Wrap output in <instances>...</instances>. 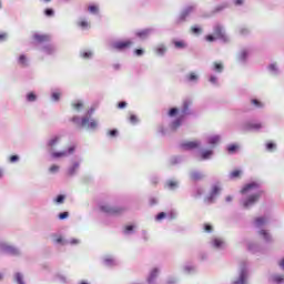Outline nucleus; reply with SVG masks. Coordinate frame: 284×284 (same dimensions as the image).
I'll return each instance as SVG.
<instances>
[{"label":"nucleus","instance_id":"4468645a","mask_svg":"<svg viewBox=\"0 0 284 284\" xmlns=\"http://www.w3.org/2000/svg\"><path fill=\"white\" fill-rule=\"evenodd\" d=\"M219 194H221V186H219V184H214L211 189L209 196H206L205 201H207L209 203H214V199H216Z\"/></svg>","mask_w":284,"mask_h":284},{"label":"nucleus","instance_id":"2eb2a0df","mask_svg":"<svg viewBox=\"0 0 284 284\" xmlns=\"http://www.w3.org/2000/svg\"><path fill=\"white\" fill-rule=\"evenodd\" d=\"M79 168H81V162L74 161L68 169H67V176L72 179L77 176V172H79Z\"/></svg>","mask_w":284,"mask_h":284},{"label":"nucleus","instance_id":"f8f14e48","mask_svg":"<svg viewBox=\"0 0 284 284\" xmlns=\"http://www.w3.org/2000/svg\"><path fill=\"white\" fill-rule=\"evenodd\" d=\"M99 126V123L94 120H90L88 116H83L81 119V128H84L85 130L94 131Z\"/></svg>","mask_w":284,"mask_h":284},{"label":"nucleus","instance_id":"20e7f679","mask_svg":"<svg viewBox=\"0 0 284 284\" xmlns=\"http://www.w3.org/2000/svg\"><path fill=\"white\" fill-rule=\"evenodd\" d=\"M264 191L260 190L248 196H246L245 199H242L240 201L241 205H243L244 210H250V207H252V205H256V203H258L261 196H263Z\"/></svg>","mask_w":284,"mask_h":284},{"label":"nucleus","instance_id":"5fc2aeb1","mask_svg":"<svg viewBox=\"0 0 284 284\" xmlns=\"http://www.w3.org/2000/svg\"><path fill=\"white\" fill-rule=\"evenodd\" d=\"M209 82L212 84V85H215L216 88H219V78L214 74H211L209 77Z\"/></svg>","mask_w":284,"mask_h":284},{"label":"nucleus","instance_id":"680f3d73","mask_svg":"<svg viewBox=\"0 0 284 284\" xmlns=\"http://www.w3.org/2000/svg\"><path fill=\"white\" fill-rule=\"evenodd\" d=\"M194 199H201L203 196V189L196 187L194 193H193Z\"/></svg>","mask_w":284,"mask_h":284},{"label":"nucleus","instance_id":"0eeeda50","mask_svg":"<svg viewBox=\"0 0 284 284\" xmlns=\"http://www.w3.org/2000/svg\"><path fill=\"white\" fill-rule=\"evenodd\" d=\"M248 276H250V267L247 265V262H241L239 276L234 282H232V284H247Z\"/></svg>","mask_w":284,"mask_h":284},{"label":"nucleus","instance_id":"f3484780","mask_svg":"<svg viewBox=\"0 0 284 284\" xmlns=\"http://www.w3.org/2000/svg\"><path fill=\"white\" fill-rule=\"evenodd\" d=\"M154 32H156V29L154 28H146V29H143L141 31H138L135 33V36L139 38V39H148V37H151V34H154Z\"/></svg>","mask_w":284,"mask_h":284},{"label":"nucleus","instance_id":"39448f33","mask_svg":"<svg viewBox=\"0 0 284 284\" xmlns=\"http://www.w3.org/2000/svg\"><path fill=\"white\" fill-rule=\"evenodd\" d=\"M266 124L264 122H260V121H246L242 124V130L244 132H262L263 130H265Z\"/></svg>","mask_w":284,"mask_h":284},{"label":"nucleus","instance_id":"473e14b6","mask_svg":"<svg viewBox=\"0 0 284 284\" xmlns=\"http://www.w3.org/2000/svg\"><path fill=\"white\" fill-rule=\"evenodd\" d=\"M241 174H243V171L241 169H235L230 173L229 179H231V181L241 179Z\"/></svg>","mask_w":284,"mask_h":284},{"label":"nucleus","instance_id":"dca6fc26","mask_svg":"<svg viewBox=\"0 0 284 284\" xmlns=\"http://www.w3.org/2000/svg\"><path fill=\"white\" fill-rule=\"evenodd\" d=\"M247 252H250L251 254H263V245L250 242L247 244Z\"/></svg>","mask_w":284,"mask_h":284},{"label":"nucleus","instance_id":"bb28decb","mask_svg":"<svg viewBox=\"0 0 284 284\" xmlns=\"http://www.w3.org/2000/svg\"><path fill=\"white\" fill-rule=\"evenodd\" d=\"M18 65H20L21 68H28V65H30V60L26 54H21L18 58Z\"/></svg>","mask_w":284,"mask_h":284},{"label":"nucleus","instance_id":"e433bc0d","mask_svg":"<svg viewBox=\"0 0 284 284\" xmlns=\"http://www.w3.org/2000/svg\"><path fill=\"white\" fill-rule=\"evenodd\" d=\"M264 150L266 152L272 153V152H276V150H278V146L276 145V143H265L264 144Z\"/></svg>","mask_w":284,"mask_h":284},{"label":"nucleus","instance_id":"a18cd8bd","mask_svg":"<svg viewBox=\"0 0 284 284\" xmlns=\"http://www.w3.org/2000/svg\"><path fill=\"white\" fill-rule=\"evenodd\" d=\"M54 203L57 205H62V203H65V195L64 194H58L55 197H54Z\"/></svg>","mask_w":284,"mask_h":284},{"label":"nucleus","instance_id":"c85d7f7f","mask_svg":"<svg viewBox=\"0 0 284 284\" xmlns=\"http://www.w3.org/2000/svg\"><path fill=\"white\" fill-rule=\"evenodd\" d=\"M230 8V2H222L221 4L216 6L212 11V14H219V12H223V10H227Z\"/></svg>","mask_w":284,"mask_h":284},{"label":"nucleus","instance_id":"8fccbe9b","mask_svg":"<svg viewBox=\"0 0 284 284\" xmlns=\"http://www.w3.org/2000/svg\"><path fill=\"white\" fill-rule=\"evenodd\" d=\"M266 223L265 217L258 216L255 219V225L256 227H263V225Z\"/></svg>","mask_w":284,"mask_h":284},{"label":"nucleus","instance_id":"09e8293b","mask_svg":"<svg viewBox=\"0 0 284 284\" xmlns=\"http://www.w3.org/2000/svg\"><path fill=\"white\" fill-rule=\"evenodd\" d=\"M272 281L275 284H283L284 283V276L283 275H273Z\"/></svg>","mask_w":284,"mask_h":284},{"label":"nucleus","instance_id":"a19ab883","mask_svg":"<svg viewBox=\"0 0 284 284\" xmlns=\"http://www.w3.org/2000/svg\"><path fill=\"white\" fill-rule=\"evenodd\" d=\"M165 185L168 186L169 190H176L179 187V182L173 181V180H166Z\"/></svg>","mask_w":284,"mask_h":284},{"label":"nucleus","instance_id":"5701e85b","mask_svg":"<svg viewBox=\"0 0 284 284\" xmlns=\"http://www.w3.org/2000/svg\"><path fill=\"white\" fill-rule=\"evenodd\" d=\"M267 71L272 77H278V74H281V69H278V65L276 63L268 64Z\"/></svg>","mask_w":284,"mask_h":284},{"label":"nucleus","instance_id":"f257e3e1","mask_svg":"<svg viewBox=\"0 0 284 284\" xmlns=\"http://www.w3.org/2000/svg\"><path fill=\"white\" fill-rule=\"evenodd\" d=\"M179 148L180 150H182V152H190L192 150H196L194 152V156L200 161H210L214 156V150L203 149L201 148V143H181Z\"/></svg>","mask_w":284,"mask_h":284},{"label":"nucleus","instance_id":"9d476101","mask_svg":"<svg viewBox=\"0 0 284 284\" xmlns=\"http://www.w3.org/2000/svg\"><path fill=\"white\" fill-rule=\"evenodd\" d=\"M0 252L2 254H6V256H20L21 255V250H19V247L10 245V244H6V243L0 244Z\"/></svg>","mask_w":284,"mask_h":284},{"label":"nucleus","instance_id":"49530a36","mask_svg":"<svg viewBox=\"0 0 284 284\" xmlns=\"http://www.w3.org/2000/svg\"><path fill=\"white\" fill-rule=\"evenodd\" d=\"M251 103L252 105H254V108H257L258 110H263V108H265V104H263V102H261L258 99H252Z\"/></svg>","mask_w":284,"mask_h":284},{"label":"nucleus","instance_id":"338daca9","mask_svg":"<svg viewBox=\"0 0 284 284\" xmlns=\"http://www.w3.org/2000/svg\"><path fill=\"white\" fill-rule=\"evenodd\" d=\"M129 121L132 125H136L139 123V118L134 114H131Z\"/></svg>","mask_w":284,"mask_h":284},{"label":"nucleus","instance_id":"4d7b16f0","mask_svg":"<svg viewBox=\"0 0 284 284\" xmlns=\"http://www.w3.org/2000/svg\"><path fill=\"white\" fill-rule=\"evenodd\" d=\"M63 135L61 134H55L52 135L51 139L48 141V143H59V141H61Z\"/></svg>","mask_w":284,"mask_h":284},{"label":"nucleus","instance_id":"603ef678","mask_svg":"<svg viewBox=\"0 0 284 284\" xmlns=\"http://www.w3.org/2000/svg\"><path fill=\"white\" fill-rule=\"evenodd\" d=\"M88 10H89L90 14H99V6H97V4H90L88 7Z\"/></svg>","mask_w":284,"mask_h":284},{"label":"nucleus","instance_id":"7c9ffc66","mask_svg":"<svg viewBox=\"0 0 284 284\" xmlns=\"http://www.w3.org/2000/svg\"><path fill=\"white\" fill-rule=\"evenodd\" d=\"M241 150V146L239 144H229L226 146L227 154H236Z\"/></svg>","mask_w":284,"mask_h":284},{"label":"nucleus","instance_id":"0e129e2a","mask_svg":"<svg viewBox=\"0 0 284 284\" xmlns=\"http://www.w3.org/2000/svg\"><path fill=\"white\" fill-rule=\"evenodd\" d=\"M191 32L193 34H201V32H203V29L199 26H194V27L191 28Z\"/></svg>","mask_w":284,"mask_h":284},{"label":"nucleus","instance_id":"b1692460","mask_svg":"<svg viewBox=\"0 0 284 284\" xmlns=\"http://www.w3.org/2000/svg\"><path fill=\"white\" fill-rule=\"evenodd\" d=\"M247 57H250V51H247V49H243L237 55V60L240 61V63L245 65V63H247Z\"/></svg>","mask_w":284,"mask_h":284},{"label":"nucleus","instance_id":"ea45409f","mask_svg":"<svg viewBox=\"0 0 284 284\" xmlns=\"http://www.w3.org/2000/svg\"><path fill=\"white\" fill-rule=\"evenodd\" d=\"M190 176L192 181H201V179H203V173L199 171H192Z\"/></svg>","mask_w":284,"mask_h":284},{"label":"nucleus","instance_id":"864d4df0","mask_svg":"<svg viewBox=\"0 0 284 284\" xmlns=\"http://www.w3.org/2000/svg\"><path fill=\"white\" fill-rule=\"evenodd\" d=\"M106 136H110L111 139H116L119 136V130L111 129L106 132Z\"/></svg>","mask_w":284,"mask_h":284},{"label":"nucleus","instance_id":"c03bdc74","mask_svg":"<svg viewBox=\"0 0 284 284\" xmlns=\"http://www.w3.org/2000/svg\"><path fill=\"white\" fill-rule=\"evenodd\" d=\"M51 101H54V103H59V101H61V91H52Z\"/></svg>","mask_w":284,"mask_h":284},{"label":"nucleus","instance_id":"e2e57ef3","mask_svg":"<svg viewBox=\"0 0 284 284\" xmlns=\"http://www.w3.org/2000/svg\"><path fill=\"white\" fill-rule=\"evenodd\" d=\"M163 219H168V213L160 212L155 215V221H163Z\"/></svg>","mask_w":284,"mask_h":284},{"label":"nucleus","instance_id":"13d9d810","mask_svg":"<svg viewBox=\"0 0 284 284\" xmlns=\"http://www.w3.org/2000/svg\"><path fill=\"white\" fill-rule=\"evenodd\" d=\"M165 284H179V278L175 276H169L165 281Z\"/></svg>","mask_w":284,"mask_h":284},{"label":"nucleus","instance_id":"f704fd0d","mask_svg":"<svg viewBox=\"0 0 284 284\" xmlns=\"http://www.w3.org/2000/svg\"><path fill=\"white\" fill-rule=\"evenodd\" d=\"M212 70H213V72L221 74L223 72V70H225V67L221 62H214Z\"/></svg>","mask_w":284,"mask_h":284},{"label":"nucleus","instance_id":"393cba45","mask_svg":"<svg viewBox=\"0 0 284 284\" xmlns=\"http://www.w3.org/2000/svg\"><path fill=\"white\" fill-rule=\"evenodd\" d=\"M123 234L125 236H132V234H136V225L134 224H128L124 226Z\"/></svg>","mask_w":284,"mask_h":284},{"label":"nucleus","instance_id":"bf43d9fd","mask_svg":"<svg viewBox=\"0 0 284 284\" xmlns=\"http://www.w3.org/2000/svg\"><path fill=\"white\" fill-rule=\"evenodd\" d=\"M239 34H241V37H247V34H250V29H247L245 27H241L239 29Z\"/></svg>","mask_w":284,"mask_h":284},{"label":"nucleus","instance_id":"ddd939ff","mask_svg":"<svg viewBox=\"0 0 284 284\" xmlns=\"http://www.w3.org/2000/svg\"><path fill=\"white\" fill-rule=\"evenodd\" d=\"M260 187L261 184L258 182L251 181L242 187L241 194H250V192H252L253 190H258Z\"/></svg>","mask_w":284,"mask_h":284},{"label":"nucleus","instance_id":"a211bd4d","mask_svg":"<svg viewBox=\"0 0 284 284\" xmlns=\"http://www.w3.org/2000/svg\"><path fill=\"white\" fill-rule=\"evenodd\" d=\"M159 277V267H154L149 273L146 278L148 284H156V278Z\"/></svg>","mask_w":284,"mask_h":284},{"label":"nucleus","instance_id":"4c0bfd02","mask_svg":"<svg viewBox=\"0 0 284 284\" xmlns=\"http://www.w3.org/2000/svg\"><path fill=\"white\" fill-rule=\"evenodd\" d=\"M186 81H189V83H199V75L194 72H191L186 75Z\"/></svg>","mask_w":284,"mask_h":284},{"label":"nucleus","instance_id":"aec40b11","mask_svg":"<svg viewBox=\"0 0 284 284\" xmlns=\"http://www.w3.org/2000/svg\"><path fill=\"white\" fill-rule=\"evenodd\" d=\"M51 239L54 243V245H68V240L63 239V236L57 234V233H53L51 234Z\"/></svg>","mask_w":284,"mask_h":284},{"label":"nucleus","instance_id":"72a5a7b5","mask_svg":"<svg viewBox=\"0 0 284 284\" xmlns=\"http://www.w3.org/2000/svg\"><path fill=\"white\" fill-rule=\"evenodd\" d=\"M173 45L176 50H185L187 48V43L183 40H174Z\"/></svg>","mask_w":284,"mask_h":284},{"label":"nucleus","instance_id":"c9c22d12","mask_svg":"<svg viewBox=\"0 0 284 284\" xmlns=\"http://www.w3.org/2000/svg\"><path fill=\"white\" fill-rule=\"evenodd\" d=\"M37 99H39V97L34 92H29L26 95L27 103H34V102H37Z\"/></svg>","mask_w":284,"mask_h":284},{"label":"nucleus","instance_id":"cd10ccee","mask_svg":"<svg viewBox=\"0 0 284 284\" xmlns=\"http://www.w3.org/2000/svg\"><path fill=\"white\" fill-rule=\"evenodd\" d=\"M260 236L265 241V243H272V235L265 229L258 231Z\"/></svg>","mask_w":284,"mask_h":284},{"label":"nucleus","instance_id":"79ce46f5","mask_svg":"<svg viewBox=\"0 0 284 284\" xmlns=\"http://www.w3.org/2000/svg\"><path fill=\"white\" fill-rule=\"evenodd\" d=\"M71 105H72L73 110H75V112H81V110H83V101H81V100L72 102Z\"/></svg>","mask_w":284,"mask_h":284},{"label":"nucleus","instance_id":"6e6d98bb","mask_svg":"<svg viewBox=\"0 0 284 284\" xmlns=\"http://www.w3.org/2000/svg\"><path fill=\"white\" fill-rule=\"evenodd\" d=\"M59 221H65V219H70V212L63 211L58 214Z\"/></svg>","mask_w":284,"mask_h":284},{"label":"nucleus","instance_id":"2f4dec72","mask_svg":"<svg viewBox=\"0 0 284 284\" xmlns=\"http://www.w3.org/2000/svg\"><path fill=\"white\" fill-rule=\"evenodd\" d=\"M190 100H185L183 102V105H182V110H181V116H185L186 114H190Z\"/></svg>","mask_w":284,"mask_h":284},{"label":"nucleus","instance_id":"774afa93","mask_svg":"<svg viewBox=\"0 0 284 284\" xmlns=\"http://www.w3.org/2000/svg\"><path fill=\"white\" fill-rule=\"evenodd\" d=\"M44 14H45V17H54V9H52V8H47V9L44 10Z\"/></svg>","mask_w":284,"mask_h":284},{"label":"nucleus","instance_id":"1a4fd4ad","mask_svg":"<svg viewBox=\"0 0 284 284\" xmlns=\"http://www.w3.org/2000/svg\"><path fill=\"white\" fill-rule=\"evenodd\" d=\"M132 40H115L110 42L109 48L115 52H125L132 45Z\"/></svg>","mask_w":284,"mask_h":284},{"label":"nucleus","instance_id":"9b49d317","mask_svg":"<svg viewBox=\"0 0 284 284\" xmlns=\"http://www.w3.org/2000/svg\"><path fill=\"white\" fill-rule=\"evenodd\" d=\"M213 31L216 39H220L222 43H230V37L225 34V29L221 24H215Z\"/></svg>","mask_w":284,"mask_h":284},{"label":"nucleus","instance_id":"4be33fe9","mask_svg":"<svg viewBox=\"0 0 284 284\" xmlns=\"http://www.w3.org/2000/svg\"><path fill=\"white\" fill-rule=\"evenodd\" d=\"M41 52H43L44 54H48V55H52L57 52V47H54V44H44L42 48H41Z\"/></svg>","mask_w":284,"mask_h":284},{"label":"nucleus","instance_id":"c756f323","mask_svg":"<svg viewBox=\"0 0 284 284\" xmlns=\"http://www.w3.org/2000/svg\"><path fill=\"white\" fill-rule=\"evenodd\" d=\"M211 245L215 248V250H221L223 247V245H225V242L219 237H214L211 242Z\"/></svg>","mask_w":284,"mask_h":284},{"label":"nucleus","instance_id":"6ab92c4d","mask_svg":"<svg viewBox=\"0 0 284 284\" xmlns=\"http://www.w3.org/2000/svg\"><path fill=\"white\" fill-rule=\"evenodd\" d=\"M184 162H185V156H183V155H172L169 159V163L172 166L181 165V163H184Z\"/></svg>","mask_w":284,"mask_h":284},{"label":"nucleus","instance_id":"3c124183","mask_svg":"<svg viewBox=\"0 0 284 284\" xmlns=\"http://www.w3.org/2000/svg\"><path fill=\"white\" fill-rule=\"evenodd\" d=\"M103 264H104L106 267H114L115 262H114V258H112V257H106V258H104Z\"/></svg>","mask_w":284,"mask_h":284},{"label":"nucleus","instance_id":"412c9836","mask_svg":"<svg viewBox=\"0 0 284 284\" xmlns=\"http://www.w3.org/2000/svg\"><path fill=\"white\" fill-rule=\"evenodd\" d=\"M33 40L36 41V43H48V41H50V36L49 34L34 33L33 34Z\"/></svg>","mask_w":284,"mask_h":284},{"label":"nucleus","instance_id":"de8ad7c7","mask_svg":"<svg viewBox=\"0 0 284 284\" xmlns=\"http://www.w3.org/2000/svg\"><path fill=\"white\" fill-rule=\"evenodd\" d=\"M80 57L82 59H87V60L92 59L94 57V52H92V51H81Z\"/></svg>","mask_w":284,"mask_h":284},{"label":"nucleus","instance_id":"423d86ee","mask_svg":"<svg viewBox=\"0 0 284 284\" xmlns=\"http://www.w3.org/2000/svg\"><path fill=\"white\" fill-rule=\"evenodd\" d=\"M196 11V4H190L183 8V10L180 12V14L175 18L174 24L175 26H182V23H185L187 21V18L192 12Z\"/></svg>","mask_w":284,"mask_h":284},{"label":"nucleus","instance_id":"a878e982","mask_svg":"<svg viewBox=\"0 0 284 284\" xmlns=\"http://www.w3.org/2000/svg\"><path fill=\"white\" fill-rule=\"evenodd\" d=\"M221 141H223V135L221 134H213L206 138V143H221Z\"/></svg>","mask_w":284,"mask_h":284},{"label":"nucleus","instance_id":"69168bd1","mask_svg":"<svg viewBox=\"0 0 284 284\" xmlns=\"http://www.w3.org/2000/svg\"><path fill=\"white\" fill-rule=\"evenodd\" d=\"M150 183H152V185H159V175L156 174L151 175Z\"/></svg>","mask_w":284,"mask_h":284},{"label":"nucleus","instance_id":"37998d69","mask_svg":"<svg viewBox=\"0 0 284 284\" xmlns=\"http://www.w3.org/2000/svg\"><path fill=\"white\" fill-rule=\"evenodd\" d=\"M184 274H194L196 272V267L194 265L186 264L183 266Z\"/></svg>","mask_w":284,"mask_h":284},{"label":"nucleus","instance_id":"052dcab7","mask_svg":"<svg viewBox=\"0 0 284 284\" xmlns=\"http://www.w3.org/2000/svg\"><path fill=\"white\" fill-rule=\"evenodd\" d=\"M55 278H57V281H59L62 284H67L68 283V277H65V275L57 274Z\"/></svg>","mask_w":284,"mask_h":284},{"label":"nucleus","instance_id":"6e6552de","mask_svg":"<svg viewBox=\"0 0 284 284\" xmlns=\"http://www.w3.org/2000/svg\"><path fill=\"white\" fill-rule=\"evenodd\" d=\"M183 123V116L180 115L178 119H175L170 128H165L163 125H160L158 129V132L162 135V136H168L170 134V132H176V130H179V126L182 125Z\"/></svg>","mask_w":284,"mask_h":284},{"label":"nucleus","instance_id":"7ed1b4c3","mask_svg":"<svg viewBox=\"0 0 284 284\" xmlns=\"http://www.w3.org/2000/svg\"><path fill=\"white\" fill-rule=\"evenodd\" d=\"M99 210L106 216H121L125 213V207L110 204H100Z\"/></svg>","mask_w":284,"mask_h":284},{"label":"nucleus","instance_id":"58836bf2","mask_svg":"<svg viewBox=\"0 0 284 284\" xmlns=\"http://www.w3.org/2000/svg\"><path fill=\"white\" fill-rule=\"evenodd\" d=\"M156 54L159 57H165V52H168V48L164 44H159L155 49Z\"/></svg>","mask_w":284,"mask_h":284},{"label":"nucleus","instance_id":"f03ea898","mask_svg":"<svg viewBox=\"0 0 284 284\" xmlns=\"http://www.w3.org/2000/svg\"><path fill=\"white\" fill-rule=\"evenodd\" d=\"M54 145H57V143L47 144V152H49V154H51L52 159H64L65 156H70V154H74V152L77 150V145L73 144V145L68 146L67 150L53 151Z\"/></svg>","mask_w":284,"mask_h":284}]
</instances>
